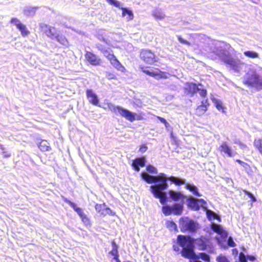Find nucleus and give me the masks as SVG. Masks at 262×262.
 <instances>
[{"mask_svg": "<svg viewBox=\"0 0 262 262\" xmlns=\"http://www.w3.org/2000/svg\"><path fill=\"white\" fill-rule=\"evenodd\" d=\"M95 209L97 213L99 214L100 216L104 217L107 215H114L115 214L112 210L106 206L104 203L103 204H96L95 205Z\"/></svg>", "mask_w": 262, "mask_h": 262, "instance_id": "12", "label": "nucleus"}, {"mask_svg": "<svg viewBox=\"0 0 262 262\" xmlns=\"http://www.w3.org/2000/svg\"><path fill=\"white\" fill-rule=\"evenodd\" d=\"M235 161L241 165L244 164V162L239 159H236Z\"/></svg>", "mask_w": 262, "mask_h": 262, "instance_id": "57", "label": "nucleus"}, {"mask_svg": "<svg viewBox=\"0 0 262 262\" xmlns=\"http://www.w3.org/2000/svg\"><path fill=\"white\" fill-rule=\"evenodd\" d=\"M254 88L258 91L262 90V78L259 76L258 80L254 86Z\"/></svg>", "mask_w": 262, "mask_h": 262, "instance_id": "42", "label": "nucleus"}, {"mask_svg": "<svg viewBox=\"0 0 262 262\" xmlns=\"http://www.w3.org/2000/svg\"><path fill=\"white\" fill-rule=\"evenodd\" d=\"M177 243L182 248L180 253L182 257L187 259H196L197 256L194 251V245L199 250L207 249L208 239L201 236L196 238H192L189 235H179Z\"/></svg>", "mask_w": 262, "mask_h": 262, "instance_id": "2", "label": "nucleus"}, {"mask_svg": "<svg viewBox=\"0 0 262 262\" xmlns=\"http://www.w3.org/2000/svg\"><path fill=\"white\" fill-rule=\"evenodd\" d=\"M112 112L115 114H119L122 117L132 122L136 120L135 114L119 106H113L110 108Z\"/></svg>", "mask_w": 262, "mask_h": 262, "instance_id": "8", "label": "nucleus"}, {"mask_svg": "<svg viewBox=\"0 0 262 262\" xmlns=\"http://www.w3.org/2000/svg\"><path fill=\"white\" fill-rule=\"evenodd\" d=\"M216 262H230L228 257L223 254H220L216 257Z\"/></svg>", "mask_w": 262, "mask_h": 262, "instance_id": "37", "label": "nucleus"}, {"mask_svg": "<svg viewBox=\"0 0 262 262\" xmlns=\"http://www.w3.org/2000/svg\"><path fill=\"white\" fill-rule=\"evenodd\" d=\"M37 145L39 149L42 152L50 151L51 149L49 143L46 140H41Z\"/></svg>", "mask_w": 262, "mask_h": 262, "instance_id": "24", "label": "nucleus"}, {"mask_svg": "<svg viewBox=\"0 0 262 262\" xmlns=\"http://www.w3.org/2000/svg\"><path fill=\"white\" fill-rule=\"evenodd\" d=\"M101 52L104 54V56L109 61L116 57L112 50L108 51L107 50H101Z\"/></svg>", "mask_w": 262, "mask_h": 262, "instance_id": "30", "label": "nucleus"}, {"mask_svg": "<svg viewBox=\"0 0 262 262\" xmlns=\"http://www.w3.org/2000/svg\"><path fill=\"white\" fill-rule=\"evenodd\" d=\"M189 36H190V37H191V38H194V37H193V34H189Z\"/></svg>", "mask_w": 262, "mask_h": 262, "instance_id": "58", "label": "nucleus"}, {"mask_svg": "<svg viewBox=\"0 0 262 262\" xmlns=\"http://www.w3.org/2000/svg\"><path fill=\"white\" fill-rule=\"evenodd\" d=\"M199 94H200V95L202 97V98H205L207 95V90L205 89H199Z\"/></svg>", "mask_w": 262, "mask_h": 262, "instance_id": "45", "label": "nucleus"}, {"mask_svg": "<svg viewBox=\"0 0 262 262\" xmlns=\"http://www.w3.org/2000/svg\"><path fill=\"white\" fill-rule=\"evenodd\" d=\"M157 118L162 123H163L165 127H167L169 125L168 123L165 119L160 116H157Z\"/></svg>", "mask_w": 262, "mask_h": 262, "instance_id": "49", "label": "nucleus"}, {"mask_svg": "<svg viewBox=\"0 0 262 262\" xmlns=\"http://www.w3.org/2000/svg\"><path fill=\"white\" fill-rule=\"evenodd\" d=\"M106 2L110 4V5H114V3L115 2V0H106Z\"/></svg>", "mask_w": 262, "mask_h": 262, "instance_id": "55", "label": "nucleus"}, {"mask_svg": "<svg viewBox=\"0 0 262 262\" xmlns=\"http://www.w3.org/2000/svg\"><path fill=\"white\" fill-rule=\"evenodd\" d=\"M146 170L147 172L152 174H157L158 173L157 169L156 167L151 165L146 166Z\"/></svg>", "mask_w": 262, "mask_h": 262, "instance_id": "40", "label": "nucleus"}, {"mask_svg": "<svg viewBox=\"0 0 262 262\" xmlns=\"http://www.w3.org/2000/svg\"><path fill=\"white\" fill-rule=\"evenodd\" d=\"M232 254L234 255H237L238 253V251L236 248L233 249L232 250Z\"/></svg>", "mask_w": 262, "mask_h": 262, "instance_id": "53", "label": "nucleus"}, {"mask_svg": "<svg viewBox=\"0 0 262 262\" xmlns=\"http://www.w3.org/2000/svg\"><path fill=\"white\" fill-rule=\"evenodd\" d=\"M142 179L148 184H152L159 182L160 184H155L150 186V190L154 196L159 199L160 202L162 205L165 204L167 198L165 192L163 190L168 188L167 184V180L170 181L172 183L178 186L184 184V181L174 176H170L168 178L164 173H160L157 176H150L145 172H142L141 173Z\"/></svg>", "mask_w": 262, "mask_h": 262, "instance_id": "1", "label": "nucleus"}, {"mask_svg": "<svg viewBox=\"0 0 262 262\" xmlns=\"http://www.w3.org/2000/svg\"><path fill=\"white\" fill-rule=\"evenodd\" d=\"M259 77L255 71L248 72L244 77L243 83L248 87L254 88Z\"/></svg>", "mask_w": 262, "mask_h": 262, "instance_id": "9", "label": "nucleus"}, {"mask_svg": "<svg viewBox=\"0 0 262 262\" xmlns=\"http://www.w3.org/2000/svg\"><path fill=\"white\" fill-rule=\"evenodd\" d=\"M247 258H248L249 260H250V261H254V260H255V259H256V258H255V256H253V255H248V256H247Z\"/></svg>", "mask_w": 262, "mask_h": 262, "instance_id": "52", "label": "nucleus"}, {"mask_svg": "<svg viewBox=\"0 0 262 262\" xmlns=\"http://www.w3.org/2000/svg\"><path fill=\"white\" fill-rule=\"evenodd\" d=\"M105 77L108 80H117L116 75L113 72H106Z\"/></svg>", "mask_w": 262, "mask_h": 262, "instance_id": "38", "label": "nucleus"}, {"mask_svg": "<svg viewBox=\"0 0 262 262\" xmlns=\"http://www.w3.org/2000/svg\"><path fill=\"white\" fill-rule=\"evenodd\" d=\"M152 15L157 19L160 20L165 17V15L161 9H156L152 13Z\"/></svg>", "mask_w": 262, "mask_h": 262, "instance_id": "28", "label": "nucleus"}, {"mask_svg": "<svg viewBox=\"0 0 262 262\" xmlns=\"http://www.w3.org/2000/svg\"><path fill=\"white\" fill-rule=\"evenodd\" d=\"M139 68L143 73L156 79H165L168 77V73L162 71L158 68L146 67L143 65L140 66Z\"/></svg>", "mask_w": 262, "mask_h": 262, "instance_id": "3", "label": "nucleus"}, {"mask_svg": "<svg viewBox=\"0 0 262 262\" xmlns=\"http://www.w3.org/2000/svg\"><path fill=\"white\" fill-rule=\"evenodd\" d=\"M10 22L15 26L16 28L20 32L21 35L23 36L26 37L30 34V32L26 26L17 18H12Z\"/></svg>", "mask_w": 262, "mask_h": 262, "instance_id": "13", "label": "nucleus"}, {"mask_svg": "<svg viewBox=\"0 0 262 262\" xmlns=\"http://www.w3.org/2000/svg\"><path fill=\"white\" fill-rule=\"evenodd\" d=\"M139 57L147 64H154L158 60L155 52L150 49H143L139 52Z\"/></svg>", "mask_w": 262, "mask_h": 262, "instance_id": "7", "label": "nucleus"}, {"mask_svg": "<svg viewBox=\"0 0 262 262\" xmlns=\"http://www.w3.org/2000/svg\"><path fill=\"white\" fill-rule=\"evenodd\" d=\"M241 165L243 167H249V164L248 163H247L244 162V164H242Z\"/></svg>", "mask_w": 262, "mask_h": 262, "instance_id": "56", "label": "nucleus"}, {"mask_svg": "<svg viewBox=\"0 0 262 262\" xmlns=\"http://www.w3.org/2000/svg\"><path fill=\"white\" fill-rule=\"evenodd\" d=\"M141 119H142V118H141V117H138V118H137V120H141Z\"/></svg>", "mask_w": 262, "mask_h": 262, "instance_id": "59", "label": "nucleus"}, {"mask_svg": "<svg viewBox=\"0 0 262 262\" xmlns=\"http://www.w3.org/2000/svg\"><path fill=\"white\" fill-rule=\"evenodd\" d=\"M114 6L117 8H120L121 4L119 1H118L117 0H115Z\"/></svg>", "mask_w": 262, "mask_h": 262, "instance_id": "51", "label": "nucleus"}, {"mask_svg": "<svg viewBox=\"0 0 262 262\" xmlns=\"http://www.w3.org/2000/svg\"><path fill=\"white\" fill-rule=\"evenodd\" d=\"M244 55L250 58H257L258 57V54L256 52L250 51H247L244 53Z\"/></svg>", "mask_w": 262, "mask_h": 262, "instance_id": "34", "label": "nucleus"}, {"mask_svg": "<svg viewBox=\"0 0 262 262\" xmlns=\"http://www.w3.org/2000/svg\"><path fill=\"white\" fill-rule=\"evenodd\" d=\"M177 38L179 40V41L182 44H184L185 45H187L188 46H191V43L189 42L188 41L183 39L181 36L178 35L177 36Z\"/></svg>", "mask_w": 262, "mask_h": 262, "instance_id": "43", "label": "nucleus"}, {"mask_svg": "<svg viewBox=\"0 0 262 262\" xmlns=\"http://www.w3.org/2000/svg\"><path fill=\"white\" fill-rule=\"evenodd\" d=\"M62 200L68 204H69L74 210L77 213L80 217L82 223L86 226H90L91 225V221L88 216L84 212L83 209L77 206L73 202L67 199L63 195L61 196Z\"/></svg>", "mask_w": 262, "mask_h": 262, "instance_id": "4", "label": "nucleus"}, {"mask_svg": "<svg viewBox=\"0 0 262 262\" xmlns=\"http://www.w3.org/2000/svg\"><path fill=\"white\" fill-rule=\"evenodd\" d=\"M214 52L220 60L226 64L230 65L233 68L237 66L234 59L225 49L222 48H216Z\"/></svg>", "mask_w": 262, "mask_h": 262, "instance_id": "6", "label": "nucleus"}, {"mask_svg": "<svg viewBox=\"0 0 262 262\" xmlns=\"http://www.w3.org/2000/svg\"><path fill=\"white\" fill-rule=\"evenodd\" d=\"M164 205L165 204L163 205V206L162 207V211L163 213L165 216H168L171 214L172 213V206Z\"/></svg>", "mask_w": 262, "mask_h": 262, "instance_id": "31", "label": "nucleus"}, {"mask_svg": "<svg viewBox=\"0 0 262 262\" xmlns=\"http://www.w3.org/2000/svg\"><path fill=\"white\" fill-rule=\"evenodd\" d=\"M173 249L176 252H179L180 251V249L179 247L177 245H173Z\"/></svg>", "mask_w": 262, "mask_h": 262, "instance_id": "54", "label": "nucleus"}, {"mask_svg": "<svg viewBox=\"0 0 262 262\" xmlns=\"http://www.w3.org/2000/svg\"><path fill=\"white\" fill-rule=\"evenodd\" d=\"M206 214L209 220H217L219 222H221V217L213 211L207 210Z\"/></svg>", "mask_w": 262, "mask_h": 262, "instance_id": "26", "label": "nucleus"}, {"mask_svg": "<svg viewBox=\"0 0 262 262\" xmlns=\"http://www.w3.org/2000/svg\"><path fill=\"white\" fill-rule=\"evenodd\" d=\"M237 143V144L240 146V147H241V148H242V149H247V148H248L246 144H244V143H243L239 142V143Z\"/></svg>", "mask_w": 262, "mask_h": 262, "instance_id": "50", "label": "nucleus"}, {"mask_svg": "<svg viewBox=\"0 0 262 262\" xmlns=\"http://www.w3.org/2000/svg\"><path fill=\"white\" fill-rule=\"evenodd\" d=\"M54 38H56V40L58 42L62 45H66L68 43V40L63 36H60L58 34H55V36H54Z\"/></svg>", "mask_w": 262, "mask_h": 262, "instance_id": "35", "label": "nucleus"}, {"mask_svg": "<svg viewBox=\"0 0 262 262\" xmlns=\"http://www.w3.org/2000/svg\"><path fill=\"white\" fill-rule=\"evenodd\" d=\"M84 58L86 62L93 66H100L102 64L101 58L92 52L86 51Z\"/></svg>", "mask_w": 262, "mask_h": 262, "instance_id": "10", "label": "nucleus"}, {"mask_svg": "<svg viewBox=\"0 0 262 262\" xmlns=\"http://www.w3.org/2000/svg\"><path fill=\"white\" fill-rule=\"evenodd\" d=\"M110 62L111 64V65L118 71L124 72V71L125 70V68H124V67L117 59L116 57L112 60H111V61H110Z\"/></svg>", "mask_w": 262, "mask_h": 262, "instance_id": "23", "label": "nucleus"}, {"mask_svg": "<svg viewBox=\"0 0 262 262\" xmlns=\"http://www.w3.org/2000/svg\"><path fill=\"white\" fill-rule=\"evenodd\" d=\"M172 214L176 215H180L182 214L183 206L182 204L175 203L172 206Z\"/></svg>", "mask_w": 262, "mask_h": 262, "instance_id": "25", "label": "nucleus"}, {"mask_svg": "<svg viewBox=\"0 0 262 262\" xmlns=\"http://www.w3.org/2000/svg\"><path fill=\"white\" fill-rule=\"evenodd\" d=\"M121 10H122V16H125L126 15H127V20H131L134 18V14L132 11L126 8H121Z\"/></svg>", "mask_w": 262, "mask_h": 262, "instance_id": "27", "label": "nucleus"}, {"mask_svg": "<svg viewBox=\"0 0 262 262\" xmlns=\"http://www.w3.org/2000/svg\"><path fill=\"white\" fill-rule=\"evenodd\" d=\"M86 96L90 103L95 106L98 105L99 102L98 97L92 90H86Z\"/></svg>", "mask_w": 262, "mask_h": 262, "instance_id": "18", "label": "nucleus"}, {"mask_svg": "<svg viewBox=\"0 0 262 262\" xmlns=\"http://www.w3.org/2000/svg\"><path fill=\"white\" fill-rule=\"evenodd\" d=\"M243 191L245 195H247L250 198L251 203H254L256 201L255 197L250 192L245 189L243 190Z\"/></svg>", "mask_w": 262, "mask_h": 262, "instance_id": "41", "label": "nucleus"}, {"mask_svg": "<svg viewBox=\"0 0 262 262\" xmlns=\"http://www.w3.org/2000/svg\"><path fill=\"white\" fill-rule=\"evenodd\" d=\"M111 244L113 246V249L110 251L109 254L114 256V259L116 262H121L119 259V253L118 251V247L114 239L112 241Z\"/></svg>", "mask_w": 262, "mask_h": 262, "instance_id": "19", "label": "nucleus"}, {"mask_svg": "<svg viewBox=\"0 0 262 262\" xmlns=\"http://www.w3.org/2000/svg\"><path fill=\"white\" fill-rule=\"evenodd\" d=\"M0 147H1V149L3 150L2 153L4 155V158H8V157H10L11 154L9 152H8L7 151L4 150L5 148L4 147V146L3 145H0Z\"/></svg>", "mask_w": 262, "mask_h": 262, "instance_id": "47", "label": "nucleus"}, {"mask_svg": "<svg viewBox=\"0 0 262 262\" xmlns=\"http://www.w3.org/2000/svg\"><path fill=\"white\" fill-rule=\"evenodd\" d=\"M187 203L188 206L192 210L196 211L200 209L198 199L190 197L188 199Z\"/></svg>", "mask_w": 262, "mask_h": 262, "instance_id": "22", "label": "nucleus"}, {"mask_svg": "<svg viewBox=\"0 0 262 262\" xmlns=\"http://www.w3.org/2000/svg\"><path fill=\"white\" fill-rule=\"evenodd\" d=\"M227 245L230 247H234L236 246V244L233 241L232 238L231 236L229 237L228 239Z\"/></svg>", "mask_w": 262, "mask_h": 262, "instance_id": "46", "label": "nucleus"}, {"mask_svg": "<svg viewBox=\"0 0 262 262\" xmlns=\"http://www.w3.org/2000/svg\"><path fill=\"white\" fill-rule=\"evenodd\" d=\"M168 194L170 199L173 201H178L180 200H183L185 197L180 192L175 191L172 190H170L168 191Z\"/></svg>", "mask_w": 262, "mask_h": 262, "instance_id": "21", "label": "nucleus"}, {"mask_svg": "<svg viewBox=\"0 0 262 262\" xmlns=\"http://www.w3.org/2000/svg\"><path fill=\"white\" fill-rule=\"evenodd\" d=\"M210 105L208 99H205L201 101V104L198 106L195 110V114L197 116H200L205 113L208 110V107Z\"/></svg>", "mask_w": 262, "mask_h": 262, "instance_id": "17", "label": "nucleus"}, {"mask_svg": "<svg viewBox=\"0 0 262 262\" xmlns=\"http://www.w3.org/2000/svg\"><path fill=\"white\" fill-rule=\"evenodd\" d=\"M166 226L167 228H169L170 230H177V226L172 221H167L166 222Z\"/></svg>", "mask_w": 262, "mask_h": 262, "instance_id": "36", "label": "nucleus"}, {"mask_svg": "<svg viewBox=\"0 0 262 262\" xmlns=\"http://www.w3.org/2000/svg\"><path fill=\"white\" fill-rule=\"evenodd\" d=\"M211 229L214 232L217 233L218 234H219L221 236H224V235H225V236H227V232L224 231V229L220 225L213 223L211 225Z\"/></svg>", "mask_w": 262, "mask_h": 262, "instance_id": "20", "label": "nucleus"}, {"mask_svg": "<svg viewBox=\"0 0 262 262\" xmlns=\"http://www.w3.org/2000/svg\"><path fill=\"white\" fill-rule=\"evenodd\" d=\"M213 102L214 103L215 107L220 111H222V112H225V107L223 105L222 102L221 101L213 99L212 100Z\"/></svg>", "mask_w": 262, "mask_h": 262, "instance_id": "32", "label": "nucleus"}, {"mask_svg": "<svg viewBox=\"0 0 262 262\" xmlns=\"http://www.w3.org/2000/svg\"><path fill=\"white\" fill-rule=\"evenodd\" d=\"M180 228L182 232H195L199 228V224L193 220L188 218H181Z\"/></svg>", "mask_w": 262, "mask_h": 262, "instance_id": "5", "label": "nucleus"}, {"mask_svg": "<svg viewBox=\"0 0 262 262\" xmlns=\"http://www.w3.org/2000/svg\"><path fill=\"white\" fill-rule=\"evenodd\" d=\"M254 147L258 150L259 152L262 155V139H255L253 142Z\"/></svg>", "mask_w": 262, "mask_h": 262, "instance_id": "33", "label": "nucleus"}, {"mask_svg": "<svg viewBox=\"0 0 262 262\" xmlns=\"http://www.w3.org/2000/svg\"><path fill=\"white\" fill-rule=\"evenodd\" d=\"M146 159L144 157L137 158L133 160L132 167L136 171H140V167H143L145 165Z\"/></svg>", "mask_w": 262, "mask_h": 262, "instance_id": "16", "label": "nucleus"}, {"mask_svg": "<svg viewBox=\"0 0 262 262\" xmlns=\"http://www.w3.org/2000/svg\"><path fill=\"white\" fill-rule=\"evenodd\" d=\"M40 31L51 39L54 38L56 34V29L47 24L41 23L39 25Z\"/></svg>", "mask_w": 262, "mask_h": 262, "instance_id": "15", "label": "nucleus"}, {"mask_svg": "<svg viewBox=\"0 0 262 262\" xmlns=\"http://www.w3.org/2000/svg\"><path fill=\"white\" fill-rule=\"evenodd\" d=\"M147 149L148 147L146 144H142L139 147V151L141 153H144L147 150Z\"/></svg>", "mask_w": 262, "mask_h": 262, "instance_id": "48", "label": "nucleus"}, {"mask_svg": "<svg viewBox=\"0 0 262 262\" xmlns=\"http://www.w3.org/2000/svg\"><path fill=\"white\" fill-rule=\"evenodd\" d=\"M221 154H223L227 157H233L237 155V152L233 150L226 142H222L218 148Z\"/></svg>", "mask_w": 262, "mask_h": 262, "instance_id": "11", "label": "nucleus"}, {"mask_svg": "<svg viewBox=\"0 0 262 262\" xmlns=\"http://www.w3.org/2000/svg\"><path fill=\"white\" fill-rule=\"evenodd\" d=\"M238 259L239 262H247V257L243 252L239 253Z\"/></svg>", "mask_w": 262, "mask_h": 262, "instance_id": "44", "label": "nucleus"}, {"mask_svg": "<svg viewBox=\"0 0 262 262\" xmlns=\"http://www.w3.org/2000/svg\"><path fill=\"white\" fill-rule=\"evenodd\" d=\"M185 188L189 190L190 191L192 192L194 195L197 196H200L201 194L198 191V189L195 186L191 184H186L185 185Z\"/></svg>", "mask_w": 262, "mask_h": 262, "instance_id": "29", "label": "nucleus"}, {"mask_svg": "<svg viewBox=\"0 0 262 262\" xmlns=\"http://www.w3.org/2000/svg\"><path fill=\"white\" fill-rule=\"evenodd\" d=\"M199 256L201 259L206 262H209L210 261V257L209 255L205 253H200L199 254Z\"/></svg>", "mask_w": 262, "mask_h": 262, "instance_id": "39", "label": "nucleus"}, {"mask_svg": "<svg viewBox=\"0 0 262 262\" xmlns=\"http://www.w3.org/2000/svg\"><path fill=\"white\" fill-rule=\"evenodd\" d=\"M199 85H202L201 83L197 84L193 82H186L184 88L185 93L190 97H193L199 91Z\"/></svg>", "mask_w": 262, "mask_h": 262, "instance_id": "14", "label": "nucleus"}]
</instances>
